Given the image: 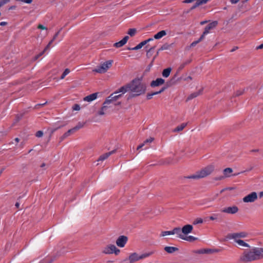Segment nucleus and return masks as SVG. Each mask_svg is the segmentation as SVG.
I'll return each mask as SVG.
<instances>
[{"label": "nucleus", "mask_w": 263, "mask_h": 263, "mask_svg": "<svg viewBox=\"0 0 263 263\" xmlns=\"http://www.w3.org/2000/svg\"><path fill=\"white\" fill-rule=\"evenodd\" d=\"M263 258V248L254 247L245 250L240 256V260L244 262H250Z\"/></svg>", "instance_id": "obj_1"}, {"label": "nucleus", "mask_w": 263, "mask_h": 263, "mask_svg": "<svg viewBox=\"0 0 263 263\" xmlns=\"http://www.w3.org/2000/svg\"><path fill=\"white\" fill-rule=\"evenodd\" d=\"M129 91L134 93L133 97L140 96L145 93L146 86L139 79H135L129 83Z\"/></svg>", "instance_id": "obj_2"}, {"label": "nucleus", "mask_w": 263, "mask_h": 263, "mask_svg": "<svg viewBox=\"0 0 263 263\" xmlns=\"http://www.w3.org/2000/svg\"><path fill=\"white\" fill-rule=\"evenodd\" d=\"M214 170L213 165H208L200 171L197 172L195 174L185 177L186 179H198L204 178L210 175Z\"/></svg>", "instance_id": "obj_3"}, {"label": "nucleus", "mask_w": 263, "mask_h": 263, "mask_svg": "<svg viewBox=\"0 0 263 263\" xmlns=\"http://www.w3.org/2000/svg\"><path fill=\"white\" fill-rule=\"evenodd\" d=\"M112 62V60L106 61L93 71L100 73H105L111 66Z\"/></svg>", "instance_id": "obj_4"}, {"label": "nucleus", "mask_w": 263, "mask_h": 263, "mask_svg": "<svg viewBox=\"0 0 263 263\" xmlns=\"http://www.w3.org/2000/svg\"><path fill=\"white\" fill-rule=\"evenodd\" d=\"M152 253H144L138 254L136 253H132L128 257V260L130 263H134L140 259H144L151 255Z\"/></svg>", "instance_id": "obj_5"}, {"label": "nucleus", "mask_w": 263, "mask_h": 263, "mask_svg": "<svg viewBox=\"0 0 263 263\" xmlns=\"http://www.w3.org/2000/svg\"><path fill=\"white\" fill-rule=\"evenodd\" d=\"M102 252L105 254L115 253L116 255H118L120 253V250L114 245H109L104 247Z\"/></svg>", "instance_id": "obj_6"}, {"label": "nucleus", "mask_w": 263, "mask_h": 263, "mask_svg": "<svg viewBox=\"0 0 263 263\" xmlns=\"http://www.w3.org/2000/svg\"><path fill=\"white\" fill-rule=\"evenodd\" d=\"M248 236V233L246 232H241L239 233H231L228 235V238L230 239H237L241 238H245Z\"/></svg>", "instance_id": "obj_7"}, {"label": "nucleus", "mask_w": 263, "mask_h": 263, "mask_svg": "<svg viewBox=\"0 0 263 263\" xmlns=\"http://www.w3.org/2000/svg\"><path fill=\"white\" fill-rule=\"evenodd\" d=\"M118 93L117 91L111 93L105 101V104H109L119 99L122 96V94L117 95Z\"/></svg>", "instance_id": "obj_8"}, {"label": "nucleus", "mask_w": 263, "mask_h": 263, "mask_svg": "<svg viewBox=\"0 0 263 263\" xmlns=\"http://www.w3.org/2000/svg\"><path fill=\"white\" fill-rule=\"evenodd\" d=\"M218 22L217 21H214L209 24L205 28L201 36V39H204V36L210 33V31L214 29L217 25Z\"/></svg>", "instance_id": "obj_9"}, {"label": "nucleus", "mask_w": 263, "mask_h": 263, "mask_svg": "<svg viewBox=\"0 0 263 263\" xmlns=\"http://www.w3.org/2000/svg\"><path fill=\"white\" fill-rule=\"evenodd\" d=\"M257 199V194L253 192L243 198L242 200L244 202H253Z\"/></svg>", "instance_id": "obj_10"}, {"label": "nucleus", "mask_w": 263, "mask_h": 263, "mask_svg": "<svg viewBox=\"0 0 263 263\" xmlns=\"http://www.w3.org/2000/svg\"><path fill=\"white\" fill-rule=\"evenodd\" d=\"M238 211V208L236 205L225 208L221 210L222 212L231 214H236Z\"/></svg>", "instance_id": "obj_11"}, {"label": "nucleus", "mask_w": 263, "mask_h": 263, "mask_svg": "<svg viewBox=\"0 0 263 263\" xmlns=\"http://www.w3.org/2000/svg\"><path fill=\"white\" fill-rule=\"evenodd\" d=\"M128 240V238L125 236H120L116 240L117 245L121 248H123L125 246Z\"/></svg>", "instance_id": "obj_12"}, {"label": "nucleus", "mask_w": 263, "mask_h": 263, "mask_svg": "<svg viewBox=\"0 0 263 263\" xmlns=\"http://www.w3.org/2000/svg\"><path fill=\"white\" fill-rule=\"evenodd\" d=\"M182 229V232L183 233V234L185 236L192 232L193 230V227L191 224H186L184 226Z\"/></svg>", "instance_id": "obj_13"}, {"label": "nucleus", "mask_w": 263, "mask_h": 263, "mask_svg": "<svg viewBox=\"0 0 263 263\" xmlns=\"http://www.w3.org/2000/svg\"><path fill=\"white\" fill-rule=\"evenodd\" d=\"M182 231V229L179 227L175 228L172 230V235L176 234L179 238L182 239L184 235L183 234Z\"/></svg>", "instance_id": "obj_14"}, {"label": "nucleus", "mask_w": 263, "mask_h": 263, "mask_svg": "<svg viewBox=\"0 0 263 263\" xmlns=\"http://www.w3.org/2000/svg\"><path fill=\"white\" fill-rule=\"evenodd\" d=\"M128 39V36H125L122 40L118 42L115 43L114 45V46L116 48H120L123 46L127 43Z\"/></svg>", "instance_id": "obj_15"}, {"label": "nucleus", "mask_w": 263, "mask_h": 263, "mask_svg": "<svg viewBox=\"0 0 263 263\" xmlns=\"http://www.w3.org/2000/svg\"><path fill=\"white\" fill-rule=\"evenodd\" d=\"M164 83V80L162 78H157L156 80L153 81L151 83V86L153 87L158 86Z\"/></svg>", "instance_id": "obj_16"}, {"label": "nucleus", "mask_w": 263, "mask_h": 263, "mask_svg": "<svg viewBox=\"0 0 263 263\" xmlns=\"http://www.w3.org/2000/svg\"><path fill=\"white\" fill-rule=\"evenodd\" d=\"M98 94V93H97V92L92 93L90 95H88V96L85 97L83 100L85 101H87V102H91L97 99Z\"/></svg>", "instance_id": "obj_17"}, {"label": "nucleus", "mask_w": 263, "mask_h": 263, "mask_svg": "<svg viewBox=\"0 0 263 263\" xmlns=\"http://www.w3.org/2000/svg\"><path fill=\"white\" fill-rule=\"evenodd\" d=\"M232 172H233V170L231 168L228 167V168H225L223 170L224 177H223V176L220 177L219 178L216 179V180H221V179H222L224 177H230V174L231 173H232Z\"/></svg>", "instance_id": "obj_18"}, {"label": "nucleus", "mask_w": 263, "mask_h": 263, "mask_svg": "<svg viewBox=\"0 0 263 263\" xmlns=\"http://www.w3.org/2000/svg\"><path fill=\"white\" fill-rule=\"evenodd\" d=\"M202 90H203L202 89H200L198 91H196V92L191 93L187 98L186 101H187L191 100L197 97V96H199L200 95H201L202 93Z\"/></svg>", "instance_id": "obj_19"}, {"label": "nucleus", "mask_w": 263, "mask_h": 263, "mask_svg": "<svg viewBox=\"0 0 263 263\" xmlns=\"http://www.w3.org/2000/svg\"><path fill=\"white\" fill-rule=\"evenodd\" d=\"M115 151H112L111 152H109L108 153H106L105 154H104L103 155H102L101 156H100V157L99 158L98 161H103L104 160H105V159H106L109 156H110L111 154L115 153Z\"/></svg>", "instance_id": "obj_20"}, {"label": "nucleus", "mask_w": 263, "mask_h": 263, "mask_svg": "<svg viewBox=\"0 0 263 263\" xmlns=\"http://www.w3.org/2000/svg\"><path fill=\"white\" fill-rule=\"evenodd\" d=\"M165 89V87H163L158 91L154 92L151 93H147V95H146L147 99V100L151 99L154 96L158 95V94H159V93L162 92Z\"/></svg>", "instance_id": "obj_21"}, {"label": "nucleus", "mask_w": 263, "mask_h": 263, "mask_svg": "<svg viewBox=\"0 0 263 263\" xmlns=\"http://www.w3.org/2000/svg\"><path fill=\"white\" fill-rule=\"evenodd\" d=\"M166 34V32L165 30H161L158 33H157L156 34H155L154 37V39L156 40L160 39L165 36Z\"/></svg>", "instance_id": "obj_22"}, {"label": "nucleus", "mask_w": 263, "mask_h": 263, "mask_svg": "<svg viewBox=\"0 0 263 263\" xmlns=\"http://www.w3.org/2000/svg\"><path fill=\"white\" fill-rule=\"evenodd\" d=\"M129 91V83L127 85L123 86L121 87H120L118 90H117V92H122V93H125L126 92Z\"/></svg>", "instance_id": "obj_23"}, {"label": "nucleus", "mask_w": 263, "mask_h": 263, "mask_svg": "<svg viewBox=\"0 0 263 263\" xmlns=\"http://www.w3.org/2000/svg\"><path fill=\"white\" fill-rule=\"evenodd\" d=\"M108 105H109V104H105V102H104V103H103V106L102 107V108L100 109V110H99L98 111V114L99 115H100V116L104 115L105 114V111L106 110V109L108 107Z\"/></svg>", "instance_id": "obj_24"}, {"label": "nucleus", "mask_w": 263, "mask_h": 263, "mask_svg": "<svg viewBox=\"0 0 263 263\" xmlns=\"http://www.w3.org/2000/svg\"><path fill=\"white\" fill-rule=\"evenodd\" d=\"M234 241L239 246L245 247H250V246L247 243L245 242L243 240L240 239H234Z\"/></svg>", "instance_id": "obj_25"}, {"label": "nucleus", "mask_w": 263, "mask_h": 263, "mask_svg": "<svg viewBox=\"0 0 263 263\" xmlns=\"http://www.w3.org/2000/svg\"><path fill=\"white\" fill-rule=\"evenodd\" d=\"M182 239L189 242H193L197 240L198 238L191 235L188 236H184L182 238Z\"/></svg>", "instance_id": "obj_26"}, {"label": "nucleus", "mask_w": 263, "mask_h": 263, "mask_svg": "<svg viewBox=\"0 0 263 263\" xmlns=\"http://www.w3.org/2000/svg\"><path fill=\"white\" fill-rule=\"evenodd\" d=\"M178 249L174 247H165L164 248V250L168 253H172L176 251H177Z\"/></svg>", "instance_id": "obj_27"}, {"label": "nucleus", "mask_w": 263, "mask_h": 263, "mask_svg": "<svg viewBox=\"0 0 263 263\" xmlns=\"http://www.w3.org/2000/svg\"><path fill=\"white\" fill-rule=\"evenodd\" d=\"M145 44V42L142 41L141 43H140L139 44H138L135 47L130 48V50H136L141 49L143 46H144Z\"/></svg>", "instance_id": "obj_28"}, {"label": "nucleus", "mask_w": 263, "mask_h": 263, "mask_svg": "<svg viewBox=\"0 0 263 263\" xmlns=\"http://www.w3.org/2000/svg\"><path fill=\"white\" fill-rule=\"evenodd\" d=\"M186 123H182L180 125L176 127L174 130L173 132H178L182 130L184 127L186 126Z\"/></svg>", "instance_id": "obj_29"}, {"label": "nucleus", "mask_w": 263, "mask_h": 263, "mask_svg": "<svg viewBox=\"0 0 263 263\" xmlns=\"http://www.w3.org/2000/svg\"><path fill=\"white\" fill-rule=\"evenodd\" d=\"M171 68H167L163 70L162 72V76L163 77L167 78L171 73Z\"/></svg>", "instance_id": "obj_30"}, {"label": "nucleus", "mask_w": 263, "mask_h": 263, "mask_svg": "<svg viewBox=\"0 0 263 263\" xmlns=\"http://www.w3.org/2000/svg\"><path fill=\"white\" fill-rule=\"evenodd\" d=\"M76 132L74 128L69 129L67 132H66L62 136V139H64L69 136H70L71 134L74 133Z\"/></svg>", "instance_id": "obj_31"}, {"label": "nucleus", "mask_w": 263, "mask_h": 263, "mask_svg": "<svg viewBox=\"0 0 263 263\" xmlns=\"http://www.w3.org/2000/svg\"><path fill=\"white\" fill-rule=\"evenodd\" d=\"M70 70L68 69V68H66L65 69L64 71L63 72V73H62L60 79H64L65 78V77L70 72Z\"/></svg>", "instance_id": "obj_32"}, {"label": "nucleus", "mask_w": 263, "mask_h": 263, "mask_svg": "<svg viewBox=\"0 0 263 263\" xmlns=\"http://www.w3.org/2000/svg\"><path fill=\"white\" fill-rule=\"evenodd\" d=\"M54 259L50 257H47L42 260L40 263H51L53 261Z\"/></svg>", "instance_id": "obj_33"}, {"label": "nucleus", "mask_w": 263, "mask_h": 263, "mask_svg": "<svg viewBox=\"0 0 263 263\" xmlns=\"http://www.w3.org/2000/svg\"><path fill=\"white\" fill-rule=\"evenodd\" d=\"M172 235V231H162L160 235V237H164L166 235Z\"/></svg>", "instance_id": "obj_34"}, {"label": "nucleus", "mask_w": 263, "mask_h": 263, "mask_svg": "<svg viewBox=\"0 0 263 263\" xmlns=\"http://www.w3.org/2000/svg\"><path fill=\"white\" fill-rule=\"evenodd\" d=\"M203 223V220L201 218H198L196 219L193 222V224L194 225L197 224H200Z\"/></svg>", "instance_id": "obj_35"}, {"label": "nucleus", "mask_w": 263, "mask_h": 263, "mask_svg": "<svg viewBox=\"0 0 263 263\" xmlns=\"http://www.w3.org/2000/svg\"><path fill=\"white\" fill-rule=\"evenodd\" d=\"M136 32V30L134 28L129 29L128 31V34L130 36H134Z\"/></svg>", "instance_id": "obj_36"}, {"label": "nucleus", "mask_w": 263, "mask_h": 263, "mask_svg": "<svg viewBox=\"0 0 263 263\" xmlns=\"http://www.w3.org/2000/svg\"><path fill=\"white\" fill-rule=\"evenodd\" d=\"M203 39H201V36L200 37V38L196 41H194L191 44V47H194L198 43H199L200 42H201Z\"/></svg>", "instance_id": "obj_37"}, {"label": "nucleus", "mask_w": 263, "mask_h": 263, "mask_svg": "<svg viewBox=\"0 0 263 263\" xmlns=\"http://www.w3.org/2000/svg\"><path fill=\"white\" fill-rule=\"evenodd\" d=\"M170 48V45L167 44H164L159 49V50H167L168 49V48Z\"/></svg>", "instance_id": "obj_38"}, {"label": "nucleus", "mask_w": 263, "mask_h": 263, "mask_svg": "<svg viewBox=\"0 0 263 263\" xmlns=\"http://www.w3.org/2000/svg\"><path fill=\"white\" fill-rule=\"evenodd\" d=\"M84 126V123H79L75 127H74V129H75L76 132L78 130H79V129L82 128Z\"/></svg>", "instance_id": "obj_39"}, {"label": "nucleus", "mask_w": 263, "mask_h": 263, "mask_svg": "<svg viewBox=\"0 0 263 263\" xmlns=\"http://www.w3.org/2000/svg\"><path fill=\"white\" fill-rule=\"evenodd\" d=\"M46 50H45V49H44V50L43 51H42L41 52H40V53H39L38 54L36 55L34 58H33V60L34 61H35L36 60H37L40 57H41L44 53V52L46 51Z\"/></svg>", "instance_id": "obj_40"}, {"label": "nucleus", "mask_w": 263, "mask_h": 263, "mask_svg": "<svg viewBox=\"0 0 263 263\" xmlns=\"http://www.w3.org/2000/svg\"><path fill=\"white\" fill-rule=\"evenodd\" d=\"M72 109L73 110H80V106L79 104H76L72 106Z\"/></svg>", "instance_id": "obj_41"}, {"label": "nucleus", "mask_w": 263, "mask_h": 263, "mask_svg": "<svg viewBox=\"0 0 263 263\" xmlns=\"http://www.w3.org/2000/svg\"><path fill=\"white\" fill-rule=\"evenodd\" d=\"M243 92H244V90H242V89L238 90H237V91L235 93V96H240V95H241L242 94H243Z\"/></svg>", "instance_id": "obj_42"}, {"label": "nucleus", "mask_w": 263, "mask_h": 263, "mask_svg": "<svg viewBox=\"0 0 263 263\" xmlns=\"http://www.w3.org/2000/svg\"><path fill=\"white\" fill-rule=\"evenodd\" d=\"M35 136L39 138L42 137L43 136V132L41 130H39L36 133Z\"/></svg>", "instance_id": "obj_43"}, {"label": "nucleus", "mask_w": 263, "mask_h": 263, "mask_svg": "<svg viewBox=\"0 0 263 263\" xmlns=\"http://www.w3.org/2000/svg\"><path fill=\"white\" fill-rule=\"evenodd\" d=\"M204 250H205L204 254L212 253L217 251H214V250H211V249H204Z\"/></svg>", "instance_id": "obj_44"}, {"label": "nucleus", "mask_w": 263, "mask_h": 263, "mask_svg": "<svg viewBox=\"0 0 263 263\" xmlns=\"http://www.w3.org/2000/svg\"><path fill=\"white\" fill-rule=\"evenodd\" d=\"M17 1L22 2L26 4H30L32 3L33 0H17Z\"/></svg>", "instance_id": "obj_45"}, {"label": "nucleus", "mask_w": 263, "mask_h": 263, "mask_svg": "<svg viewBox=\"0 0 263 263\" xmlns=\"http://www.w3.org/2000/svg\"><path fill=\"white\" fill-rule=\"evenodd\" d=\"M53 42V40L52 39L49 42V43L48 44V45L46 46V47L45 48V50H47V49H48L50 46V45H51V44L52 43V42Z\"/></svg>", "instance_id": "obj_46"}, {"label": "nucleus", "mask_w": 263, "mask_h": 263, "mask_svg": "<svg viewBox=\"0 0 263 263\" xmlns=\"http://www.w3.org/2000/svg\"><path fill=\"white\" fill-rule=\"evenodd\" d=\"M8 2H9V0H2L0 2V7L1 6H3L4 5L6 4V3H7Z\"/></svg>", "instance_id": "obj_47"}, {"label": "nucleus", "mask_w": 263, "mask_h": 263, "mask_svg": "<svg viewBox=\"0 0 263 263\" xmlns=\"http://www.w3.org/2000/svg\"><path fill=\"white\" fill-rule=\"evenodd\" d=\"M37 28L42 29V30H47V28L46 27H45L44 26H43V25H41V24H40L38 25Z\"/></svg>", "instance_id": "obj_48"}, {"label": "nucleus", "mask_w": 263, "mask_h": 263, "mask_svg": "<svg viewBox=\"0 0 263 263\" xmlns=\"http://www.w3.org/2000/svg\"><path fill=\"white\" fill-rule=\"evenodd\" d=\"M153 141V138H150L149 139H146L145 141H144V143H151L152 141Z\"/></svg>", "instance_id": "obj_49"}, {"label": "nucleus", "mask_w": 263, "mask_h": 263, "mask_svg": "<svg viewBox=\"0 0 263 263\" xmlns=\"http://www.w3.org/2000/svg\"><path fill=\"white\" fill-rule=\"evenodd\" d=\"M205 250L204 249H200L197 251V253L199 254H204Z\"/></svg>", "instance_id": "obj_50"}, {"label": "nucleus", "mask_w": 263, "mask_h": 263, "mask_svg": "<svg viewBox=\"0 0 263 263\" xmlns=\"http://www.w3.org/2000/svg\"><path fill=\"white\" fill-rule=\"evenodd\" d=\"M60 32V30H59L58 32H57L53 36V37L52 39V40L54 41V40L56 39L57 37L58 36L59 33Z\"/></svg>", "instance_id": "obj_51"}, {"label": "nucleus", "mask_w": 263, "mask_h": 263, "mask_svg": "<svg viewBox=\"0 0 263 263\" xmlns=\"http://www.w3.org/2000/svg\"><path fill=\"white\" fill-rule=\"evenodd\" d=\"M145 145V143H143L140 145H139L138 147H137V150H139V149L141 148L142 147H143V146Z\"/></svg>", "instance_id": "obj_52"}, {"label": "nucleus", "mask_w": 263, "mask_h": 263, "mask_svg": "<svg viewBox=\"0 0 263 263\" xmlns=\"http://www.w3.org/2000/svg\"><path fill=\"white\" fill-rule=\"evenodd\" d=\"M191 62V60H188L183 63L182 65V67H183L185 65L189 64Z\"/></svg>", "instance_id": "obj_53"}, {"label": "nucleus", "mask_w": 263, "mask_h": 263, "mask_svg": "<svg viewBox=\"0 0 263 263\" xmlns=\"http://www.w3.org/2000/svg\"><path fill=\"white\" fill-rule=\"evenodd\" d=\"M153 41V38H149L146 40L144 41V42H145V44H146L147 43H148L150 41Z\"/></svg>", "instance_id": "obj_54"}, {"label": "nucleus", "mask_w": 263, "mask_h": 263, "mask_svg": "<svg viewBox=\"0 0 263 263\" xmlns=\"http://www.w3.org/2000/svg\"><path fill=\"white\" fill-rule=\"evenodd\" d=\"M257 49H263V43L260 44L259 46L257 47Z\"/></svg>", "instance_id": "obj_55"}, {"label": "nucleus", "mask_w": 263, "mask_h": 263, "mask_svg": "<svg viewBox=\"0 0 263 263\" xmlns=\"http://www.w3.org/2000/svg\"><path fill=\"white\" fill-rule=\"evenodd\" d=\"M209 218L211 220H215L216 219V217L215 216H211L209 217Z\"/></svg>", "instance_id": "obj_56"}, {"label": "nucleus", "mask_w": 263, "mask_h": 263, "mask_svg": "<svg viewBox=\"0 0 263 263\" xmlns=\"http://www.w3.org/2000/svg\"><path fill=\"white\" fill-rule=\"evenodd\" d=\"M239 1V0H231V2L232 4H236V3H237Z\"/></svg>", "instance_id": "obj_57"}, {"label": "nucleus", "mask_w": 263, "mask_h": 263, "mask_svg": "<svg viewBox=\"0 0 263 263\" xmlns=\"http://www.w3.org/2000/svg\"><path fill=\"white\" fill-rule=\"evenodd\" d=\"M195 0H185L184 1V3H192L193 2H194Z\"/></svg>", "instance_id": "obj_58"}, {"label": "nucleus", "mask_w": 263, "mask_h": 263, "mask_svg": "<svg viewBox=\"0 0 263 263\" xmlns=\"http://www.w3.org/2000/svg\"><path fill=\"white\" fill-rule=\"evenodd\" d=\"M155 48L154 47H151L150 49H149L147 51V54H148V52H149L151 51L154 50Z\"/></svg>", "instance_id": "obj_59"}, {"label": "nucleus", "mask_w": 263, "mask_h": 263, "mask_svg": "<svg viewBox=\"0 0 263 263\" xmlns=\"http://www.w3.org/2000/svg\"><path fill=\"white\" fill-rule=\"evenodd\" d=\"M7 24V23L5 22H2L1 23H0V25L1 26H5Z\"/></svg>", "instance_id": "obj_60"}, {"label": "nucleus", "mask_w": 263, "mask_h": 263, "mask_svg": "<svg viewBox=\"0 0 263 263\" xmlns=\"http://www.w3.org/2000/svg\"><path fill=\"white\" fill-rule=\"evenodd\" d=\"M206 23V21H203V22H201L200 23V24H201V25H203V24H205V23Z\"/></svg>", "instance_id": "obj_61"}, {"label": "nucleus", "mask_w": 263, "mask_h": 263, "mask_svg": "<svg viewBox=\"0 0 263 263\" xmlns=\"http://www.w3.org/2000/svg\"><path fill=\"white\" fill-rule=\"evenodd\" d=\"M121 104L120 102H118L117 103H115V105H120Z\"/></svg>", "instance_id": "obj_62"}, {"label": "nucleus", "mask_w": 263, "mask_h": 263, "mask_svg": "<svg viewBox=\"0 0 263 263\" xmlns=\"http://www.w3.org/2000/svg\"><path fill=\"white\" fill-rule=\"evenodd\" d=\"M44 105V104H37V105H39V106H40V105L41 106H43Z\"/></svg>", "instance_id": "obj_63"}, {"label": "nucleus", "mask_w": 263, "mask_h": 263, "mask_svg": "<svg viewBox=\"0 0 263 263\" xmlns=\"http://www.w3.org/2000/svg\"><path fill=\"white\" fill-rule=\"evenodd\" d=\"M45 166V164H44V163H43V164H42L41 167H43V166Z\"/></svg>", "instance_id": "obj_64"}]
</instances>
